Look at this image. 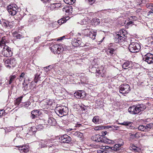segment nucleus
Listing matches in <instances>:
<instances>
[{
	"label": "nucleus",
	"mask_w": 153,
	"mask_h": 153,
	"mask_svg": "<svg viewBox=\"0 0 153 153\" xmlns=\"http://www.w3.org/2000/svg\"><path fill=\"white\" fill-rule=\"evenodd\" d=\"M146 108V106L143 104L131 106L128 108V111L132 114H138Z\"/></svg>",
	"instance_id": "1"
},
{
	"label": "nucleus",
	"mask_w": 153,
	"mask_h": 153,
	"mask_svg": "<svg viewBox=\"0 0 153 153\" xmlns=\"http://www.w3.org/2000/svg\"><path fill=\"white\" fill-rule=\"evenodd\" d=\"M55 111L57 114L61 117L67 115L69 111L68 108L65 106L56 107Z\"/></svg>",
	"instance_id": "2"
},
{
	"label": "nucleus",
	"mask_w": 153,
	"mask_h": 153,
	"mask_svg": "<svg viewBox=\"0 0 153 153\" xmlns=\"http://www.w3.org/2000/svg\"><path fill=\"white\" fill-rule=\"evenodd\" d=\"M141 47L140 45L136 42H132L129 45L128 49L130 51L133 53L139 52Z\"/></svg>",
	"instance_id": "3"
},
{
	"label": "nucleus",
	"mask_w": 153,
	"mask_h": 153,
	"mask_svg": "<svg viewBox=\"0 0 153 153\" xmlns=\"http://www.w3.org/2000/svg\"><path fill=\"white\" fill-rule=\"evenodd\" d=\"M7 9L10 14L14 16L18 12V7L15 4H12L8 6Z\"/></svg>",
	"instance_id": "4"
},
{
	"label": "nucleus",
	"mask_w": 153,
	"mask_h": 153,
	"mask_svg": "<svg viewBox=\"0 0 153 153\" xmlns=\"http://www.w3.org/2000/svg\"><path fill=\"white\" fill-rule=\"evenodd\" d=\"M51 51L55 54H59L61 52L64 51V48L62 46L58 44L53 45L50 48Z\"/></svg>",
	"instance_id": "5"
},
{
	"label": "nucleus",
	"mask_w": 153,
	"mask_h": 153,
	"mask_svg": "<svg viewBox=\"0 0 153 153\" xmlns=\"http://www.w3.org/2000/svg\"><path fill=\"white\" fill-rule=\"evenodd\" d=\"M119 88L120 93L124 94H127L130 91L129 85L126 84L121 85Z\"/></svg>",
	"instance_id": "6"
},
{
	"label": "nucleus",
	"mask_w": 153,
	"mask_h": 153,
	"mask_svg": "<svg viewBox=\"0 0 153 153\" xmlns=\"http://www.w3.org/2000/svg\"><path fill=\"white\" fill-rule=\"evenodd\" d=\"M98 140L96 142H101L107 144H114V142L113 140H109L106 138L105 137H102V136L100 135V136L97 137Z\"/></svg>",
	"instance_id": "7"
},
{
	"label": "nucleus",
	"mask_w": 153,
	"mask_h": 153,
	"mask_svg": "<svg viewBox=\"0 0 153 153\" xmlns=\"http://www.w3.org/2000/svg\"><path fill=\"white\" fill-rule=\"evenodd\" d=\"M2 54L7 57L11 56L12 55V52L11 48L7 46H5L3 49Z\"/></svg>",
	"instance_id": "8"
},
{
	"label": "nucleus",
	"mask_w": 153,
	"mask_h": 153,
	"mask_svg": "<svg viewBox=\"0 0 153 153\" xmlns=\"http://www.w3.org/2000/svg\"><path fill=\"white\" fill-rule=\"evenodd\" d=\"M5 65L7 67L11 68V67L15 66L16 62L15 59L13 58H11L10 59H7L5 61Z\"/></svg>",
	"instance_id": "9"
},
{
	"label": "nucleus",
	"mask_w": 153,
	"mask_h": 153,
	"mask_svg": "<svg viewBox=\"0 0 153 153\" xmlns=\"http://www.w3.org/2000/svg\"><path fill=\"white\" fill-rule=\"evenodd\" d=\"M143 60L149 64L152 63H153V54L150 53H147L143 57Z\"/></svg>",
	"instance_id": "10"
},
{
	"label": "nucleus",
	"mask_w": 153,
	"mask_h": 153,
	"mask_svg": "<svg viewBox=\"0 0 153 153\" xmlns=\"http://www.w3.org/2000/svg\"><path fill=\"white\" fill-rule=\"evenodd\" d=\"M92 69L94 71V73H97L102 77H104L105 76V73L106 72V71L103 67L101 66L100 67L98 68L97 69H96L95 67H92Z\"/></svg>",
	"instance_id": "11"
},
{
	"label": "nucleus",
	"mask_w": 153,
	"mask_h": 153,
	"mask_svg": "<svg viewBox=\"0 0 153 153\" xmlns=\"http://www.w3.org/2000/svg\"><path fill=\"white\" fill-rule=\"evenodd\" d=\"M71 140V138L67 134H65L60 137L59 141L61 143H68Z\"/></svg>",
	"instance_id": "12"
},
{
	"label": "nucleus",
	"mask_w": 153,
	"mask_h": 153,
	"mask_svg": "<svg viewBox=\"0 0 153 153\" xmlns=\"http://www.w3.org/2000/svg\"><path fill=\"white\" fill-rule=\"evenodd\" d=\"M125 39L124 36H121L117 33L114 35V42L116 43L122 42L124 41Z\"/></svg>",
	"instance_id": "13"
},
{
	"label": "nucleus",
	"mask_w": 153,
	"mask_h": 153,
	"mask_svg": "<svg viewBox=\"0 0 153 153\" xmlns=\"http://www.w3.org/2000/svg\"><path fill=\"white\" fill-rule=\"evenodd\" d=\"M74 95L77 98H83L86 96L85 92L83 90L75 92Z\"/></svg>",
	"instance_id": "14"
},
{
	"label": "nucleus",
	"mask_w": 153,
	"mask_h": 153,
	"mask_svg": "<svg viewBox=\"0 0 153 153\" xmlns=\"http://www.w3.org/2000/svg\"><path fill=\"white\" fill-rule=\"evenodd\" d=\"M32 114L31 117L32 119H34L39 116L41 114V112L39 110H34L32 111Z\"/></svg>",
	"instance_id": "15"
},
{
	"label": "nucleus",
	"mask_w": 153,
	"mask_h": 153,
	"mask_svg": "<svg viewBox=\"0 0 153 153\" xmlns=\"http://www.w3.org/2000/svg\"><path fill=\"white\" fill-rule=\"evenodd\" d=\"M119 124L126 126V128L128 129H137L135 127L133 128V127L132 126L131 123L130 122L124 121L123 123H120Z\"/></svg>",
	"instance_id": "16"
},
{
	"label": "nucleus",
	"mask_w": 153,
	"mask_h": 153,
	"mask_svg": "<svg viewBox=\"0 0 153 153\" xmlns=\"http://www.w3.org/2000/svg\"><path fill=\"white\" fill-rule=\"evenodd\" d=\"M48 123L49 125L52 126H55L56 123V120L53 117H50L48 119Z\"/></svg>",
	"instance_id": "17"
},
{
	"label": "nucleus",
	"mask_w": 153,
	"mask_h": 153,
	"mask_svg": "<svg viewBox=\"0 0 153 153\" xmlns=\"http://www.w3.org/2000/svg\"><path fill=\"white\" fill-rule=\"evenodd\" d=\"M19 150L21 153H26L28 151V149L25 146H19Z\"/></svg>",
	"instance_id": "18"
},
{
	"label": "nucleus",
	"mask_w": 153,
	"mask_h": 153,
	"mask_svg": "<svg viewBox=\"0 0 153 153\" xmlns=\"http://www.w3.org/2000/svg\"><path fill=\"white\" fill-rule=\"evenodd\" d=\"M11 22L5 20L3 23L2 26L7 28H11L13 27V25H11Z\"/></svg>",
	"instance_id": "19"
},
{
	"label": "nucleus",
	"mask_w": 153,
	"mask_h": 153,
	"mask_svg": "<svg viewBox=\"0 0 153 153\" xmlns=\"http://www.w3.org/2000/svg\"><path fill=\"white\" fill-rule=\"evenodd\" d=\"M36 127L34 126L31 127L29 129V132L27 133L26 135L27 136L28 134L33 135L36 132Z\"/></svg>",
	"instance_id": "20"
},
{
	"label": "nucleus",
	"mask_w": 153,
	"mask_h": 153,
	"mask_svg": "<svg viewBox=\"0 0 153 153\" xmlns=\"http://www.w3.org/2000/svg\"><path fill=\"white\" fill-rule=\"evenodd\" d=\"M117 33L119 34L121 36H124L125 39L126 38V35L127 34V32L124 29L121 30L119 32H117Z\"/></svg>",
	"instance_id": "21"
},
{
	"label": "nucleus",
	"mask_w": 153,
	"mask_h": 153,
	"mask_svg": "<svg viewBox=\"0 0 153 153\" xmlns=\"http://www.w3.org/2000/svg\"><path fill=\"white\" fill-rule=\"evenodd\" d=\"M97 34L93 30L91 31L89 33V36L90 38L94 39Z\"/></svg>",
	"instance_id": "22"
},
{
	"label": "nucleus",
	"mask_w": 153,
	"mask_h": 153,
	"mask_svg": "<svg viewBox=\"0 0 153 153\" xmlns=\"http://www.w3.org/2000/svg\"><path fill=\"white\" fill-rule=\"evenodd\" d=\"M130 62L128 61L125 62L123 65V68L124 69H127L128 68L130 67L129 66L130 65Z\"/></svg>",
	"instance_id": "23"
},
{
	"label": "nucleus",
	"mask_w": 153,
	"mask_h": 153,
	"mask_svg": "<svg viewBox=\"0 0 153 153\" xmlns=\"http://www.w3.org/2000/svg\"><path fill=\"white\" fill-rule=\"evenodd\" d=\"M72 8L71 6H68L66 9V12L65 13L67 15H68L72 13Z\"/></svg>",
	"instance_id": "24"
},
{
	"label": "nucleus",
	"mask_w": 153,
	"mask_h": 153,
	"mask_svg": "<svg viewBox=\"0 0 153 153\" xmlns=\"http://www.w3.org/2000/svg\"><path fill=\"white\" fill-rule=\"evenodd\" d=\"M146 131H149L150 130L153 128V124L152 123H149L146 125L145 126Z\"/></svg>",
	"instance_id": "25"
},
{
	"label": "nucleus",
	"mask_w": 153,
	"mask_h": 153,
	"mask_svg": "<svg viewBox=\"0 0 153 153\" xmlns=\"http://www.w3.org/2000/svg\"><path fill=\"white\" fill-rule=\"evenodd\" d=\"M140 137L139 133L137 132L134 134H131L130 135V137L131 138L134 139L135 138H137Z\"/></svg>",
	"instance_id": "26"
},
{
	"label": "nucleus",
	"mask_w": 153,
	"mask_h": 153,
	"mask_svg": "<svg viewBox=\"0 0 153 153\" xmlns=\"http://www.w3.org/2000/svg\"><path fill=\"white\" fill-rule=\"evenodd\" d=\"M114 51V49L112 48H110L107 50L106 52L108 54L111 55L113 53Z\"/></svg>",
	"instance_id": "27"
},
{
	"label": "nucleus",
	"mask_w": 153,
	"mask_h": 153,
	"mask_svg": "<svg viewBox=\"0 0 153 153\" xmlns=\"http://www.w3.org/2000/svg\"><path fill=\"white\" fill-rule=\"evenodd\" d=\"M25 75L24 73H22L20 75L19 78V80L20 81H21L23 79H24V83L25 82Z\"/></svg>",
	"instance_id": "28"
},
{
	"label": "nucleus",
	"mask_w": 153,
	"mask_h": 153,
	"mask_svg": "<svg viewBox=\"0 0 153 153\" xmlns=\"http://www.w3.org/2000/svg\"><path fill=\"white\" fill-rule=\"evenodd\" d=\"M73 135L80 138H82L83 136L82 133L79 132H76Z\"/></svg>",
	"instance_id": "29"
},
{
	"label": "nucleus",
	"mask_w": 153,
	"mask_h": 153,
	"mask_svg": "<svg viewBox=\"0 0 153 153\" xmlns=\"http://www.w3.org/2000/svg\"><path fill=\"white\" fill-rule=\"evenodd\" d=\"M16 77L15 75L11 76H10V79L9 82V84H10L14 81Z\"/></svg>",
	"instance_id": "30"
},
{
	"label": "nucleus",
	"mask_w": 153,
	"mask_h": 153,
	"mask_svg": "<svg viewBox=\"0 0 153 153\" xmlns=\"http://www.w3.org/2000/svg\"><path fill=\"white\" fill-rule=\"evenodd\" d=\"M75 0H64V1L66 4H73Z\"/></svg>",
	"instance_id": "31"
},
{
	"label": "nucleus",
	"mask_w": 153,
	"mask_h": 153,
	"mask_svg": "<svg viewBox=\"0 0 153 153\" xmlns=\"http://www.w3.org/2000/svg\"><path fill=\"white\" fill-rule=\"evenodd\" d=\"M22 98V97H20L17 98L16 99V101L15 102V104L17 105L19 104L21 102Z\"/></svg>",
	"instance_id": "32"
},
{
	"label": "nucleus",
	"mask_w": 153,
	"mask_h": 153,
	"mask_svg": "<svg viewBox=\"0 0 153 153\" xmlns=\"http://www.w3.org/2000/svg\"><path fill=\"white\" fill-rule=\"evenodd\" d=\"M117 146H118V145L115 144L114 146L112 147L111 148V149L112 150H114L115 151H117L120 150V148Z\"/></svg>",
	"instance_id": "33"
},
{
	"label": "nucleus",
	"mask_w": 153,
	"mask_h": 153,
	"mask_svg": "<svg viewBox=\"0 0 153 153\" xmlns=\"http://www.w3.org/2000/svg\"><path fill=\"white\" fill-rule=\"evenodd\" d=\"M66 20H67L65 19H62L58 20V23L59 25H61L62 23L65 22Z\"/></svg>",
	"instance_id": "34"
},
{
	"label": "nucleus",
	"mask_w": 153,
	"mask_h": 153,
	"mask_svg": "<svg viewBox=\"0 0 153 153\" xmlns=\"http://www.w3.org/2000/svg\"><path fill=\"white\" fill-rule=\"evenodd\" d=\"M138 130L140 131H146L145 126H144L143 125L139 126L138 127Z\"/></svg>",
	"instance_id": "35"
},
{
	"label": "nucleus",
	"mask_w": 153,
	"mask_h": 153,
	"mask_svg": "<svg viewBox=\"0 0 153 153\" xmlns=\"http://www.w3.org/2000/svg\"><path fill=\"white\" fill-rule=\"evenodd\" d=\"M6 42H7V40L6 39L5 37V36L3 37L2 38L0 42V45L5 44Z\"/></svg>",
	"instance_id": "36"
},
{
	"label": "nucleus",
	"mask_w": 153,
	"mask_h": 153,
	"mask_svg": "<svg viewBox=\"0 0 153 153\" xmlns=\"http://www.w3.org/2000/svg\"><path fill=\"white\" fill-rule=\"evenodd\" d=\"M131 149L133 150L134 152H137L138 151V148L136 146L133 144H131Z\"/></svg>",
	"instance_id": "37"
},
{
	"label": "nucleus",
	"mask_w": 153,
	"mask_h": 153,
	"mask_svg": "<svg viewBox=\"0 0 153 153\" xmlns=\"http://www.w3.org/2000/svg\"><path fill=\"white\" fill-rule=\"evenodd\" d=\"M13 36L14 37H16L17 39H20L23 37L22 35L17 33H14L13 35Z\"/></svg>",
	"instance_id": "38"
},
{
	"label": "nucleus",
	"mask_w": 153,
	"mask_h": 153,
	"mask_svg": "<svg viewBox=\"0 0 153 153\" xmlns=\"http://www.w3.org/2000/svg\"><path fill=\"white\" fill-rule=\"evenodd\" d=\"M51 10H53L56 8L54 3L51 4L48 7Z\"/></svg>",
	"instance_id": "39"
},
{
	"label": "nucleus",
	"mask_w": 153,
	"mask_h": 153,
	"mask_svg": "<svg viewBox=\"0 0 153 153\" xmlns=\"http://www.w3.org/2000/svg\"><path fill=\"white\" fill-rule=\"evenodd\" d=\"M99 118L98 117L95 116L94 117L93 119V121L95 123H96L99 122Z\"/></svg>",
	"instance_id": "40"
},
{
	"label": "nucleus",
	"mask_w": 153,
	"mask_h": 153,
	"mask_svg": "<svg viewBox=\"0 0 153 153\" xmlns=\"http://www.w3.org/2000/svg\"><path fill=\"white\" fill-rule=\"evenodd\" d=\"M76 46H82L83 45L82 44V42L80 38L77 39V43L76 44Z\"/></svg>",
	"instance_id": "41"
},
{
	"label": "nucleus",
	"mask_w": 153,
	"mask_h": 153,
	"mask_svg": "<svg viewBox=\"0 0 153 153\" xmlns=\"http://www.w3.org/2000/svg\"><path fill=\"white\" fill-rule=\"evenodd\" d=\"M44 128V127L42 125H38L36 127V130H38V131H40L42 129H43Z\"/></svg>",
	"instance_id": "42"
},
{
	"label": "nucleus",
	"mask_w": 153,
	"mask_h": 153,
	"mask_svg": "<svg viewBox=\"0 0 153 153\" xmlns=\"http://www.w3.org/2000/svg\"><path fill=\"white\" fill-rule=\"evenodd\" d=\"M40 75V74H38V73H36L35 76L34 81L36 83H37L38 82V79L39 78Z\"/></svg>",
	"instance_id": "43"
},
{
	"label": "nucleus",
	"mask_w": 153,
	"mask_h": 153,
	"mask_svg": "<svg viewBox=\"0 0 153 153\" xmlns=\"http://www.w3.org/2000/svg\"><path fill=\"white\" fill-rule=\"evenodd\" d=\"M98 136H100V135L99 134H96L94 135V136H93L91 138V139L94 141L95 142H97V140H97V137Z\"/></svg>",
	"instance_id": "44"
},
{
	"label": "nucleus",
	"mask_w": 153,
	"mask_h": 153,
	"mask_svg": "<svg viewBox=\"0 0 153 153\" xmlns=\"http://www.w3.org/2000/svg\"><path fill=\"white\" fill-rule=\"evenodd\" d=\"M85 1L88 4L91 5L95 2L96 0H85Z\"/></svg>",
	"instance_id": "45"
},
{
	"label": "nucleus",
	"mask_w": 153,
	"mask_h": 153,
	"mask_svg": "<svg viewBox=\"0 0 153 153\" xmlns=\"http://www.w3.org/2000/svg\"><path fill=\"white\" fill-rule=\"evenodd\" d=\"M39 146L41 148H42L43 147H45L46 146V144H45V143L43 141H42V142H40L39 143Z\"/></svg>",
	"instance_id": "46"
},
{
	"label": "nucleus",
	"mask_w": 153,
	"mask_h": 153,
	"mask_svg": "<svg viewBox=\"0 0 153 153\" xmlns=\"http://www.w3.org/2000/svg\"><path fill=\"white\" fill-rule=\"evenodd\" d=\"M93 20L94 22V24L95 25H98L100 23V20L98 19H95Z\"/></svg>",
	"instance_id": "47"
},
{
	"label": "nucleus",
	"mask_w": 153,
	"mask_h": 153,
	"mask_svg": "<svg viewBox=\"0 0 153 153\" xmlns=\"http://www.w3.org/2000/svg\"><path fill=\"white\" fill-rule=\"evenodd\" d=\"M77 43V39H74L72 42V45L75 46H76V44Z\"/></svg>",
	"instance_id": "48"
},
{
	"label": "nucleus",
	"mask_w": 153,
	"mask_h": 153,
	"mask_svg": "<svg viewBox=\"0 0 153 153\" xmlns=\"http://www.w3.org/2000/svg\"><path fill=\"white\" fill-rule=\"evenodd\" d=\"M146 7L147 8L152 10L153 9V4L152 3L148 4L146 5Z\"/></svg>",
	"instance_id": "49"
},
{
	"label": "nucleus",
	"mask_w": 153,
	"mask_h": 153,
	"mask_svg": "<svg viewBox=\"0 0 153 153\" xmlns=\"http://www.w3.org/2000/svg\"><path fill=\"white\" fill-rule=\"evenodd\" d=\"M54 4L56 8L62 7V4L60 3H55Z\"/></svg>",
	"instance_id": "50"
},
{
	"label": "nucleus",
	"mask_w": 153,
	"mask_h": 153,
	"mask_svg": "<svg viewBox=\"0 0 153 153\" xmlns=\"http://www.w3.org/2000/svg\"><path fill=\"white\" fill-rule=\"evenodd\" d=\"M103 127V126H97L94 127V129L95 130L98 131L101 129Z\"/></svg>",
	"instance_id": "51"
},
{
	"label": "nucleus",
	"mask_w": 153,
	"mask_h": 153,
	"mask_svg": "<svg viewBox=\"0 0 153 153\" xmlns=\"http://www.w3.org/2000/svg\"><path fill=\"white\" fill-rule=\"evenodd\" d=\"M65 36H63L62 37H60L58 38H57L56 39L57 41H61L63 39L65 38Z\"/></svg>",
	"instance_id": "52"
},
{
	"label": "nucleus",
	"mask_w": 153,
	"mask_h": 153,
	"mask_svg": "<svg viewBox=\"0 0 153 153\" xmlns=\"http://www.w3.org/2000/svg\"><path fill=\"white\" fill-rule=\"evenodd\" d=\"M5 112V111L4 110H2L0 111V117Z\"/></svg>",
	"instance_id": "53"
},
{
	"label": "nucleus",
	"mask_w": 153,
	"mask_h": 153,
	"mask_svg": "<svg viewBox=\"0 0 153 153\" xmlns=\"http://www.w3.org/2000/svg\"><path fill=\"white\" fill-rule=\"evenodd\" d=\"M68 6H65L63 8H62V11L63 12H65V13H66V9H67V7H68Z\"/></svg>",
	"instance_id": "54"
},
{
	"label": "nucleus",
	"mask_w": 153,
	"mask_h": 153,
	"mask_svg": "<svg viewBox=\"0 0 153 153\" xmlns=\"http://www.w3.org/2000/svg\"><path fill=\"white\" fill-rule=\"evenodd\" d=\"M107 133V132L106 131H102V135L101 136H102V137H103V136H104Z\"/></svg>",
	"instance_id": "55"
},
{
	"label": "nucleus",
	"mask_w": 153,
	"mask_h": 153,
	"mask_svg": "<svg viewBox=\"0 0 153 153\" xmlns=\"http://www.w3.org/2000/svg\"><path fill=\"white\" fill-rule=\"evenodd\" d=\"M30 105V104L29 103H26L24 105V107L25 108H27Z\"/></svg>",
	"instance_id": "56"
},
{
	"label": "nucleus",
	"mask_w": 153,
	"mask_h": 153,
	"mask_svg": "<svg viewBox=\"0 0 153 153\" xmlns=\"http://www.w3.org/2000/svg\"><path fill=\"white\" fill-rule=\"evenodd\" d=\"M40 37L39 36L37 37V38H34V40L35 42H38V39H39Z\"/></svg>",
	"instance_id": "57"
},
{
	"label": "nucleus",
	"mask_w": 153,
	"mask_h": 153,
	"mask_svg": "<svg viewBox=\"0 0 153 153\" xmlns=\"http://www.w3.org/2000/svg\"><path fill=\"white\" fill-rule=\"evenodd\" d=\"M37 17L35 16H32L31 19H33L34 21L36 20L37 19Z\"/></svg>",
	"instance_id": "58"
},
{
	"label": "nucleus",
	"mask_w": 153,
	"mask_h": 153,
	"mask_svg": "<svg viewBox=\"0 0 153 153\" xmlns=\"http://www.w3.org/2000/svg\"><path fill=\"white\" fill-rule=\"evenodd\" d=\"M123 142H122V143L121 144H116L117 145H118V146H117L119 148V147H121V146H122L123 145Z\"/></svg>",
	"instance_id": "59"
},
{
	"label": "nucleus",
	"mask_w": 153,
	"mask_h": 153,
	"mask_svg": "<svg viewBox=\"0 0 153 153\" xmlns=\"http://www.w3.org/2000/svg\"><path fill=\"white\" fill-rule=\"evenodd\" d=\"M100 148L101 149L104 150L106 149V147L105 146H100Z\"/></svg>",
	"instance_id": "60"
},
{
	"label": "nucleus",
	"mask_w": 153,
	"mask_h": 153,
	"mask_svg": "<svg viewBox=\"0 0 153 153\" xmlns=\"http://www.w3.org/2000/svg\"><path fill=\"white\" fill-rule=\"evenodd\" d=\"M153 13V10L152 9L148 13V15L151 14V13Z\"/></svg>",
	"instance_id": "61"
},
{
	"label": "nucleus",
	"mask_w": 153,
	"mask_h": 153,
	"mask_svg": "<svg viewBox=\"0 0 153 153\" xmlns=\"http://www.w3.org/2000/svg\"><path fill=\"white\" fill-rule=\"evenodd\" d=\"M103 152H104L103 151H102V150H97V151L98 153H103Z\"/></svg>",
	"instance_id": "62"
},
{
	"label": "nucleus",
	"mask_w": 153,
	"mask_h": 153,
	"mask_svg": "<svg viewBox=\"0 0 153 153\" xmlns=\"http://www.w3.org/2000/svg\"><path fill=\"white\" fill-rule=\"evenodd\" d=\"M43 3H46L49 1L50 0H41Z\"/></svg>",
	"instance_id": "63"
},
{
	"label": "nucleus",
	"mask_w": 153,
	"mask_h": 153,
	"mask_svg": "<svg viewBox=\"0 0 153 153\" xmlns=\"http://www.w3.org/2000/svg\"><path fill=\"white\" fill-rule=\"evenodd\" d=\"M105 147H106V149H111V147H110V146H105Z\"/></svg>",
	"instance_id": "64"
}]
</instances>
